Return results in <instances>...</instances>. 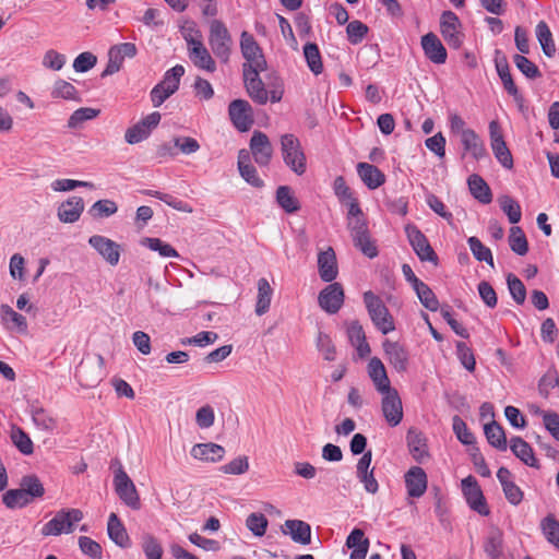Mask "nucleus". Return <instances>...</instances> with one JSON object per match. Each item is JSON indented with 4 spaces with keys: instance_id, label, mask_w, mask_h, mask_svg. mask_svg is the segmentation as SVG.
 <instances>
[{
    "instance_id": "obj_1",
    "label": "nucleus",
    "mask_w": 559,
    "mask_h": 559,
    "mask_svg": "<svg viewBox=\"0 0 559 559\" xmlns=\"http://www.w3.org/2000/svg\"><path fill=\"white\" fill-rule=\"evenodd\" d=\"M280 142L285 165L296 175H304L307 170V159L299 139L286 133L281 136Z\"/></svg>"
},
{
    "instance_id": "obj_2",
    "label": "nucleus",
    "mask_w": 559,
    "mask_h": 559,
    "mask_svg": "<svg viewBox=\"0 0 559 559\" xmlns=\"http://www.w3.org/2000/svg\"><path fill=\"white\" fill-rule=\"evenodd\" d=\"M364 302L372 323L382 334L395 330L393 317L379 296L368 290L364 294Z\"/></svg>"
},
{
    "instance_id": "obj_3",
    "label": "nucleus",
    "mask_w": 559,
    "mask_h": 559,
    "mask_svg": "<svg viewBox=\"0 0 559 559\" xmlns=\"http://www.w3.org/2000/svg\"><path fill=\"white\" fill-rule=\"evenodd\" d=\"M83 516V512L80 509H61L43 526L41 534L44 536L70 534L74 531V525L82 521Z\"/></svg>"
},
{
    "instance_id": "obj_4",
    "label": "nucleus",
    "mask_w": 559,
    "mask_h": 559,
    "mask_svg": "<svg viewBox=\"0 0 559 559\" xmlns=\"http://www.w3.org/2000/svg\"><path fill=\"white\" fill-rule=\"evenodd\" d=\"M209 45L221 62L227 63L229 61L233 39L226 25L219 20H213L210 23Z\"/></svg>"
},
{
    "instance_id": "obj_5",
    "label": "nucleus",
    "mask_w": 559,
    "mask_h": 559,
    "mask_svg": "<svg viewBox=\"0 0 559 559\" xmlns=\"http://www.w3.org/2000/svg\"><path fill=\"white\" fill-rule=\"evenodd\" d=\"M118 468L115 471L114 486L121 501L132 510L141 508V501L135 485L128 476L119 461H116Z\"/></svg>"
},
{
    "instance_id": "obj_6",
    "label": "nucleus",
    "mask_w": 559,
    "mask_h": 559,
    "mask_svg": "<svg viewBox=\"0 0 559 559\" xmlns=\"http://www.w3.org/2000/svg\"><path fill=\"white\" fill-rule=\"evenodd\" d=\"M240 49L242 57L246 59V62L242 64V71L267 69V62L261 47L254 37L246 31H243L240 36Z\"/></svg>"
},
{
    "instance_id": "obj_7",
    "label": "nucleus",
    "mask_w": 559,
    "mask_h": 559,
    "mask_svg": "<svg viewBox=\"0 0 559 559\" xmlns=\"http://www.w3.org/2000/svg\"><path fill=\"white\" fill-rule=\"evenodd\" d=\"M462 490L466 502L472 510L476 511L480 515L489 514L490 511L486 499L474 476L469 475L462 480Z\"/></svg>"
},
{
    "instance_id": "obj_8",
    "label": "nucleus",
    "mask_w": 559,
    "mask_h": 559,
    "mask_svg": "<svg viewBox=\"0 0 559 559\" xmlns=\"http://www.w3.org/2000/svg\"><path fill=\"white\" fill-rule=\"evenodd\" d=\"M104 358L97 355L95 361H82L76 369V378L81 385L93 388L97 385L105 377Z\"/></svg>"
},
{
    "instance_id": "obj_9",
    "label": "nucleus",
    "mask_w": 559,
    "mask_h": 559,
    "mask_svg": "<svg viewBox=\"0 0 559 559\" xmlns=\"http://www.w3.org/2000/svg\"><path fill=\"white\" fill-rule=\"evenodd\" d=\"M381 409L386 423L395 427L403 419L402 400L396 389L382 392Z\"/></svg>"
},
{
    "instance_id": "obj_10",
    "label": "nucleus",
    "mask_w": 559,
    "mask_h": 559,
    "mask_svg": "<svg viewBox=\"0 0 559 559\" xmlns=\"http://www.w3.org/2000/svg\"><path fill=\"white\" fill-rule=\"evenodd\" d=\"M460 20L452 11H444L440 19V32L447 44L459 49L463 44V34L459 31Z\"/></svg>"
},
{
    "instance_id": "obj_11",
    "label": "nucleus",
    "mask_w": 559,
    "mask_h": 559,
    "mask_svg": "<svg viewBox=\"0 0 559 559\" xmlns=\"http://www.w3.org/2000/svg\"><path fill=\"white\" fill-rule=\"evenodd\" d=\"M405 233L418 258L421 261H430L437 264L438 257L429 245L426 236L414 225H407Z\"/></svg>"
},
{
    "instance_id": "obj_12",
    "label": "nucleus",
    "mask_w": 559,
    "mask_h": 559,
    "mask_svg": "<svg viewBox=\"0 0 559 559\" xmlns=\"http://www.w3.org/2000/svg\"><path fill=\"white\" fill-rule=\"evenodd\" d=\"M263 71L258 69L242 71L246 91L249 97L259 105H265L269 100V92L260 78V73Z\"/></svg>"
},
{
    "instance_id": "obj_13",
    "label": "nucleus",
    "mask_w": 559,
    "mask_h": 559,
    "mask_svg": "<svg viewBox=\"0 0 559 559\" xmlns=\"http://www.w3.org/2000/svg\"><path fill=\"white\" fill-rule=\"evenodd\" d=\"M229 118L235 128L241 132L248 131L253 124L252 107L245 99H235L228 106Z\"/></svg>"
},
{
    "instance_id": "obj_14",
    "label": "nucleus",
    "mask_w": 559,
    "mask_h": 559,
    "mask_svg": "<svg viewBox=\"0 0 559 559\" xmlns=\"http://www.w3.org/2000/svg\"><path fill=\"white\" fill-rule=\"evenodd\" d=\"M250 152L259 166H267L273 156V146L269 136L262 131H254L250 139Z\"/></svg>"
},
{
    "instance_id": "obj_15",
    "label": "nucleus",
    "mask_w": 559,
    "mask_h": 559,
    "mask_svg": "<svg viewBox=\"0 0 559 559\" xmlns=\"http://www.w3.org/2000/svg\"><path fill=\"white\" fill-rule=\"evenodd\" d=\"M319 306L328 313H336L344 302V290L340 283H332L318 297Z\"/></svg>"
},
{
    "instance_id": "obj_16",
    "label": "nucleus",
    "mask_w": 559,
    "mask_h": 559,
    "mask_svg": "<svg viewBox=\"0 0 559 559\" xmlns=\"http://www.w3.org/2000/svg\"><path fill=\"white\" fill-rule=\"evenodd\" d=\"M88 243L93 247L103 259L115 266L119 263L120 260V245L116 241L100 235H94L90 237Z\"/></svg>"
},
{
    "instance_id": "obj_17",
    "label": "nucleus",
    "mask_w": 559,
    "mask_h": 559,
    "mask_svg": "<svg viewBox=\"0 0 559 559\" xmlns=\"http://www.w3.org/2000/svg\"><path fill=\"white\" fill-rule=\"evenodd\" d=\"M385 358L397 371L404 372L408 367L409 355L405 346L399 342L385 340L382 344Z\"/></svg>"
},
{
    "instance_id": "obj_18",
    "label": "nucleus",
    "mask_w": 559,
    "mask_h": 559,
    "mask_svg": "<svg viewBox=\"0 0 559 559\" xmlns=\"http://www.w3.org/2000/svg\"><path fill=\"white\" fill-rule=\"evenodd\" d=\"M188 57L192 64L203 71L213 73L216 71V62L203 40L192 41L191 47L187 49Z\"/></svg>"
},
{
    "instance_id": "obj_19",
    "label": "nucleus",
    "mask_w": 559,
    "mask_h": 559,
    "mask_svg": "<svg viewBox=\"0 0 559 559\" xmlns=\"http://www.w3.org/2000/svg\"><path fill=\"white\" fill-rule=\"evenodd\" d=\"M420 44L428 60L436 64L445 63L448 58L447 49L435 33L424 35Z\"/></svg>"
},
{
    "instance_id": "obj_20",
    "label": "nucleus",
    "mask_w": 559,
    "mask_h": 559,
    "mask_svg": "<svg viewBox=\"0 0 559 559\" xmlns=\"http://www.w3.org/2000/svg\"><path fill=\"white\" fill-rule=\"evenodd\" d=\"M405 485L409 497L419 498L427 489V475L419 466L411 467L405 474Z\"/></svg>"
},
{
    "instance_id": "obj_21",
    "label": "nucleus",
    "mask_w": 559,
    "mask_h": 559,
    "mask_svg": "<svg viewBox=\"0 0 559 559\" xmlns=\"http://www.w3.org/2000/svg\"><path fill=\"white\" fill-rule=\"evenodd\" d=\"M406 442L413 459L423 462L428 457L427 440L421 431L417 428H409L406 433Z\"/></svg>"
},
{
    "instance_id": "obj_22",
    "label": "nucleus",
    "mask_w": 559,
    "mask_h": 559,
    "mask_svg": "<svg viewBox=\"0 0 559 559\" xmlns=\"http://www.w3.org/2000/svg\"><path fill=\"white\" fill-rule=\"evenodd\" d=\"M283 533L289 535L290 538L301 545L311 543V527L301 520H286L283 526Z\"/></svg>"
},
{
    "instance_id": "obj_23",
    "label": "nucleus",
    "mask_w": 559,
    "mask_h": 559,
    "mask_svg": "<svg viewBox=\"0 0 559 559\" xmlns=\"http://www.w3.org/2000/svg\"><path fill=\"white\" fill-rule=\"evenodd\" d=\"M318 269L322 281L330 283L336 278L338 274L336 257L331 247L319 253Z\"/></svg>"
},
{
    "instance_id": "obj_24",
    "label": "nucleus",
    "mask_w": 559,
    "mask_h": 559,
    "mask_svg": "<svg viewBox=\"0 0 559 559\" xmlns=\"http://www.w3.org/2000/svg\"><path fill=\"white\" fill-rule=\"evenodd\" d=\"M368 374L379 393L393 389L383 362L378 357H372L368 362Z\"/></svg>"
},
{
    "instance_id": "obj_25",
    "label": "nucleus",
    "mask_w": 559,
    "mask_h": 559,
    "mask_svg": "<svg viewBox=\"0 0 559 559\" xmlns=\"http://www.w3.org/2000/svg\"><path fill=\"white\" fill-rule=\"evenodd\" d=\"M191 455L195 460L215 463L223 460L225 449L213 442L197 443L191 449Z\"/></svg>"
},
{
    "instance_id": "obj_26",
    "label": "nucleus",
    "mask_w": 559,
    "mask_h": 559,
    "mask_svg": "<svg viewBox=\"0 0 559 559\" xmlns=\"http://www.w3.org/2000/svg\"><path fill=\"white\" fill-rule=\"evenodd\" d=\"M84 211V201L81 197H71L58 207V218L62 223L76 222Z\"/></svg>"
},
{
    "instance_id": "obj_27",
    "label": "nucleus",
    "mask_w": 559,
    "mask_h": 559,
    "mask_svg": "<svg viewBox=\"0 0 559 559\" xmlns=\"http://www.w3.org/2000/svg\"><path fill=\"white\" fill-rule=\"evenodd\" d=\"M0 319L8 330H15L20 333L27 332L28 325L26 318L7 304L0 306Z\"/></svg>"
},
{
    "instance_id": "obj_28",
    "label": "nucleus",
    "mask_w": 559,
    "mask_h": 559,
    "mask_svg": "<svg viewBox=\"0 0 559 559\" xmlns=\"http://www.w3.org/2000/svg\"><path fill=\"white\" fill-rule=\"evenodd\" d=\"M238 169L240 176L251 186L255 188L263 187V180L258 176L257 169L250 164V152L240 150L238 153Z\"/></svg>"
},
{
    "instance_id": "obj_29",
    "label": "nucleus",
    "mask_w": 559,
    "mask_h": 559,
    "mask_svg": "<svg viewBox=\"0 0 559 559\" xmlns=\"http://www.w3.org/2000/svg\"><path fill=\"white\" fill-rule=\"evenodd\" d=\"M461 143L464 152L468 153L473 158L480 159L486 156V148L479 135L472 129L462 131Z\"/></svg>"
},
{
    "instance_id": "obj_30",
    "label": "nucleus",
    "mask_w": 559,
    "mask_h": 559,
    "mask_svg": "<svg viewBox=\"0 0 559 559\" xmlns=\"http://www.w3.org/2000/svg\"><path fill=\"white\" fill-rule=\"evenodd\" d=\"M495 66L497 73L502 82L504 90L510 94L515 100H521L522 96L512 79L509 63L504 56L496 57Z\"/></svg>"
},
{
    "instance_id": "obj_31",
    "label": "nucleus",
    "mask_w": 559,
    "mask_h": 559,
    "mask_svg": "<svg viewBox=\"0 0 559 559\" xmlns=\"http://www.w3.org/2000/svg\"><path fill=\"white\" fill-rule=\"evenodd\" d=\"M370 542L365 537L364 531L354 528L347 536L346 546L353 549L350 559H365L369 550Z\"/></svg>"
},
{
    "instance_id": "obj_32",
    "label": "nucleus",
    "mask_w": 559,
    "mask_h": 559,
    "mask_svg": "<svg viewBox=\"0 0 559 559\" xmlns=\"http://www.w3.org/2000/svg\"><path fill=\"white\" fill-rule=\"evenodd\" d=\"M357 173L362 182L371 190H374L385 182L384 174L374 165L368 163H359Z\"/></svg>"
},
{
    "instance_id": "obj_33",
    "label": "nucleus",
    "mask_w": 559,
    "mask_h": 559,
    "mask_svg": "<svg viewBox=\"0 0 559 559\" xmlns=\"http://www.w3.org/2000/svg\"><path fill=\"white\" fill-rule=\"evenodd\" d=\"M109 538L118 546L128 548L131 545L130 537L122 522L116 513H110L107 523Z\"/></svg>"
},
{
    "instance_id": "obj_34",
    "label": "nucleus",
    "mask_w": 559,
    "mask_h": 559,
    "mask_svg": "<svg viewBox=\"0 0 559 559\" xmlns=\"http://www.w3.org/2000/svg\"><path fill=\"white\" fill-rule=\"evenodd\" d=\"M510 448L513 454L525 465L539 468V463L534 455L532 447L521 437H513L510 441Z\"/></svg>"
},
{
    "instance_id": "obj_35",
    "label": "nucleus",
    "mask_w": 559,
    "mask_h": 559,
    "mask_svg": "<svg viewBox=\"0 0 559 559\" xmlns=\"http://www.w3.org/2000/svg\"><path fill=\"white\" fill-rule=\"evenodd\" d=\"M347 336L350 344L356 347L359 357L362 358L370 354V346L366 341L365 331L357 321L349 323Z\"/></svg>"
},
{
    "instance_id": "obj_36",
    "label": "nucleus",
    "mask_w": 559,
    "mask_h": 559,
    "mask_svg": "<svg viewBox=\"0 0 559 559\" xmlns=\"http://www.w3.org/2000/svg\"><path fill=\"white\" fill-rule=\"evenodd\" d=\"M467 185L472 195L483 204H489L492 200V193L487 182L478 175L473 174L467 179Z\"/></svg>"
},
{
    "instance_id": "obj_37",
    "label": "nucleus",
    "mask_w": 559,
    "mask_h": 559,
    "mask_svg": "<svg viewBox=\"0 0 559 559\" xmlns=\"http://www.w3.org/2000/svg\"><path fill=\"white\" fill-rule=\"evenodd\" d=\"M258 296L255 304V313L258 316H263L266 313L271 306L273 289L269 283V281L264 277L258 281Z\"/></svg>"
},
{
    "instance_id": "obj_38",
    "label": "nucleus",
    "mask_w": 559,
    "mask_h": 559,
    "mask_svg": "<svg viewBox=\"0 0 559 559\" xmlns=\"http://www.w3.org/2000/svg\"><path fill=\"white\" fill-rule=\"evenodd\" d=\"M350 236L355 247L358 248L366 257L372 259L378 255L377 247L370 240L368 227L350 231Z\"/></svg>"
},
{
    "instance_id": "obj_39",
    "label": "nucleus",
    "mask_w": 559,
    "mask_h": 559,
    "mask_svg": "<svg viewBox=\"0 0 559 559\" xmlns=\"http://www.w3.org/2000/svg\"><path fill=\"white\" fill-rule=\"evenodd\" d=\"M484 432L490 445L500 451L507 450L508 443L504 430L497 421L492 420L486 424Z\"/></svg>"
},
{
    "instance_id": "obj_40",
    "label": "nucleus",
    "mask_w": 559,
    "mask_h": 559,
    "mask_svg": "<svg viewBox=\"0 0 559 559\" xmlns=\"http://www.w3.org/2000/svg\"><path fill=\"white\" fill-rule=\"evenodd\" d=\"M536 37L539 41L543 52L549 58L554 57L556 53V46L552 39V34L546 22L540 21L536 25Z\"/></svg>"
},
{
    "instance_id": "obj_41",
    "label": "nucleus",
    "mask_w": 559,
    "mask_h": 559,
    "mask_svg": "<svg viewBox=\"0 0 559 559\" xmlns=\"http://www.w3.org/2000/svg\"><path fill=\"white\" fill-rule=\"evenodd\" d=\"M20 488L25 492L31 502L35 499L41 498L45 493L44 485L35 475H26L22 477Z\"/></svg>"
},
{
    "instance_id": "obj_42",
    "label": "nucleus",
    "mask_w": 559,
    "mask_h": 559,
    "mask_svg": "<svg viewBox=\"0 0 559 559\" xmlns=\"http://www.w3.org/2000/svg\"><path fill=\"white\" fill-rule=\"evenodd\" d=\"M141 245L152 251L158 252V254L163 258H179L178 251L173 246L159 238L144 237L141 240Z\"/></svg>"
},
{
    "instance_id": "obj_43",
    "label": "nucleus",
    "mask_w": 559,
    "mask_h": 559,
    "mask_svg": "<svg viewBox=\"0 0 559 559\" xmlns=\"http://www.w3.org/2000/svg\"><path fill=\"white\" fill-rule=\"evenodd\" d=\"M276 201L287 213H295L300 209L299 202L288 186H281L276 190Z\"/></svg>"
},
{
    "instance_id": "obj_44",
    "label": "nucleus",
    "mask_w": 559,
    "mask_h": 559,
    "mask_svg": "<svg viewBox=\"0 0 559 559\" xmlns=\"http://www.w3.org/2000/svg\"><path fill=\"white\" fill-rule=\"evenodd\" d=\"M304 57L307 61V64L310 69V71L314 75H319L323 71V64L321 60V53L320 50L314 43H307L304 46Z\"/></svg>"
},
{
    "instance_id": "obj_45",
    "label": "nucleus",
    "mask_w": 559,
    "mask_h": 559,
    "mask_svg": "<svg viewBox=\"0 0 559 559\" xmlns=\"http://www.w3.org/2000/svg\"><path fill=\"white\" fill-rule=\"evenodd\" d=\"M468 247L474 258L479 262H486L490 267H495L493 257L491 250L483 245V242L475 236L467 239Z\"/></svg>"
},
{
    "instance_id": "obj_46",
    "label": "nucleus",
    "mask_w": 559,
    "mask_h": 559,
    "mask_svg": "<svg viewBox=\"0 0 559 559\" xmlns=\"http://www.w3.org/2000/svg\"><path fill=\"white\" fill-rule=\"evenodd\" d=\"M498 202L511 224H516L521 221L522 211L518 201L510 195L504 194L498 199Z\"/></svg>"
},
{
    "instance_id": "obj_47",
    "label": "nucleus",
    "mask_w": 559,
    "mask_h": 559,
    "mask_svg": "<svg viewBox=\"0 0 559 559\" xmlns=\"http://www.w3.org/2000/svg\"><path fill=\"white\" fill-rule=\"evenodd\" d=\"M509 246L511 250L519 255H525L527 253L528 242L521 227L513 226L510 228Z\"/></svg>"
},
{
    "instance_id": "obj_48",
    "label": "nucleus",
    "mask_w": 559,
    "mask_h": 559,
    "mask_svg": "<svg viewBox=\"0 0 559 559\" xmlns=\"http://www.w3.org/2000/svg\"><path fill=\"white\" fill-rule=\"evenodd\" d=\"M99 110L95 108L90 107H82L72 112L70 118L68 119L67 127L69 129H78L80 128L85 121L92 120L96 118L99 115Z\"/></svg>"
},
{
    "instance_id": "obj_49",
    "label": "nucleus",
    "mask_w": 559,
    "mask_h": 559,
    "mask_svg": "<svg viewBox=\"0 0 559 559\" xmlns=\"http://www.w3.org/2000/svg\"><path fill=\"white\" fill-rule=\"evenodd\" d=\"M513 62L519 71L527 79L535 80L542 76V72L538 67L524 55H514Z\"/></svg>"
},
{
    "instance_id": "obj_50",
    "label": "nucleus",
    "mask_w": 559,
    "mask_h": 559,
    "mask_svg": "<svg viewBox=\"0 0 559 559\" xmlns=\"http://www.w3.org/2000/svg\"><path fill=\"white\" fill-rule=\"evenodd\" d=\"M51 96L53 98H63L68 100H80L79 93L74 85L64 81L57 80L53 84Z\"/></svg>"
},
{
    "instance_id": "obj_51",
    "label": "nucleus",
    "mask_w": 559,
    "mask_h": 559,
    "mask_svg": "<svg viewBox=\"0 0 559 559\" xmlns=\"http://www.w3.org/2000/svg\"><path fill=\"white\" fill-rule=\"evenodd\" d=\"M540 527L546 539L559 550V522L552 515H547Z\"/></svg>"
},
{
    "instance_id": "obj_52",
    "label": "nucleus",
    "mask_w": 559,
    "mask_h": 559,
    "mask_svg": "<svg viewBox=\"0 0 559 559\" xmlns=\"http://www.w3.org/2000/svg\"><path fill=\"white\" fill-rule=\"evenodd\" d=\"M316 344L324 360L333 361L336 359V347L328 334L319 331Z\"/></svg>"
},
{
    "instance_id": "obj_53",
    "label": "nucleus",
    "mask_w": 559,
    "mask_h": 559,
    "mask_svg": "<svg viewBox=\"0 0 559 559\" xmlns=\"http://www.w3.org/2000/svg\"><path fill=\"white\" fill-rule=\"evenodd\" d=\"M416 295L421 302V305L430 311H437L439 307V301L435 295V293L430 289V287L421 283L415 289Z\"/></svg>"
},
{
    "instance_id": "obj_54",
    "label": "nucleus",
    "mask_w": 559,
    "mask_h": 559,
    "mask_svg": "<svg viewBox=\"0 0 559 559\" xmlns=\"http://www.w3.org/2000/svg\"><path fill=\"white\" fill-rule=\"evenodd\" d=\"M2 501L9 509L23 508L31 503L21 488L10 489L2 496Z\"/></svg>"
},
{
    "instance_id": "obj_55",
    "label": "nucleus",
    "mask_w": 559,
    "mask_h": 559,
    "mask_svg": "<svg viewBox=\"0 0 559 559\" xmlns=\"http://www.w3.org/2000/svg\"><path fill=\"white\" fill-rule=\"evenodd\" d=\"M183 74L185 68L181 64H177L165 72L163 80L159 83L176 93L179 88L180 80Z\"/></svg>"
},
{
    "instance_id": "obj_56",
    "label": "nucleus",
    "mask_w": 559,
    "mask_h": 559,
    "mask_svg": "<svg viewBox=\"0 0 559 559\" xmlns=\"http://www.w3.org/2000/svg\"><path fill=\"white\" fill-rule=\"evenodd\" d=\"M118 206L116 202L105 199L96 201L90 209V213L95 218L109 217L116 214Z\"/></svg>"
},
{
    "instance_id": "obj_57",
    "label": "nucleus",
    "mask_w": 559,
    "mask_h": 559,
    "mask_svg": "<svg viewBox=\"0 0 559 559\" xmlns=\"http://www.w3.org/2000/svg\"><path fill=\"white\" fill-rule=\"evenodd\" d=\"M502 534L492 532L485 542L484 550L491 559H499L502 555Z\"/></svg>"
},
{
    "instance_id": "obj_58",
    "label": "nucleus",
    "mask_w": 559,
    "mask_h": 559,
    "mask_svg": "<svg viewBox=\"0 0 559 559\" xmlns=\"http://www.w3.org/2000/svg\"><path fill=\"white\" fill-rule=\"evenodd\" d=\"M507 284L514 301L519 305H522L526 298V288L522 281L514 274L509 273L507 276Z\"/></svg>"
},
{
    "instance_id": "obj_59",
    "label": "nucleus",
    "mask_w": 559,
    "mask_h": 559,
    "mask_svg": "<svg viewBox=\"0 0 559 559\" xmlns=\"http://www.w3.org/2000/svg\"><path fill=\"white\" fill-rule=\"evenodd\" d=\"M173 142L175 143L177 154L191 155L200 150V143L191 136H174Z\"/></svg>"
},
{
    "instance_id": "obj_60",
    "label": "nucleus",
    "mask_w": 559,
    "mask_h": 559,
    "mask_svg": "<svg viewBox=\"0 0 559 559\" xmlns=\"http://www.w3.org/2000/svg\"><path fill=\"white\" fill-rule=\"evenodd\" d=\"M368 31V26L358 20L349 22L346 27L348 41L353 45H358L362 41Z\"/></svg>"
},
{
    "instance_id": "obj_61",
    "label": "nucleus",
    "mask_w": 559,
    "mask_h": 559,
    "mask_svg": "<svg viewBox=\"0 0 559 559\" xmlns=\"http://www.w3.org/2000/svg\"><path fill=\"white\" fill-rule=\"evenodd\" d=\"M221 472L228 475H241L249 469V460L246 455H240L229 463L219 467Z\"/></svg>"
},
{
    "instance_id": "obj_62",
    "label": "nucleus",
    "mask_w": 559,
    "mask_h": 559,
    "mask_svg": "<svg viewBox=\"0 0 559 559\" xmlns=\"http://www.w3.org/2000/svg\"><path fill=\"white\" fill-rule=\"evenodd\" d=\"M12 441L14 445L25 455H29L33 453V442L28 435L24 432L21 428H16L12 430L11 435Z\"/></svg>"
},
{
    "instance_id": "obj_63",
    "label": "nucleus",
    "mask_w": 559,
    "mask_h": 559,
    "mask_svg": "<svg viewBox=\"0 0 559 559\" xmlns=\"http://www.w3.org/2000/svg\"><path fill=\"white\" fill-rule=\"evenodd\" d=\"M267 524V519L262 513H251L246 520L247 527L259 537L265 534Z\"/></svg>"
},
{
    "instance_id": "obj_64",
    "label": "nucleus",
    "mask_w": 559,
    "mask_h": 559,
    "mask_svg": "<svg viewBox=\"0 0 559 559\" xmlns=\"http://www.w3.org/2000/svg\"><path fill=\"white\" fill-rule=\"evenodd\" d=\"M79 547L84 555L91 557L92 559L103 558L102 546L87 536L79 537Z\"/></svg>"
}]
</instances>
